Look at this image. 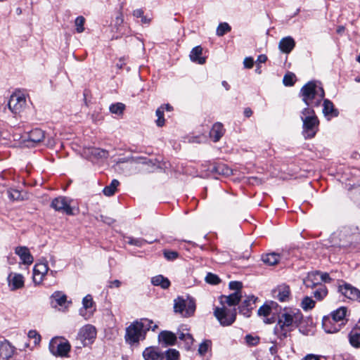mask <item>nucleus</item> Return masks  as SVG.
<instances>
[{"label":"nucleus","instance_id":"f257e3e1","mask_svg":"<svg viewBox=\"0 0 360 360\" xmlns=\"http://www.w3.org/2000/svg\"><path fill=\"white\" fill-rule=\"evenodd\" d=\"M299 96L306 104V108L319 107L325 97L323 88L316 81H309L300 89Z\"/></svg>","mask_w":360,"mask_h":360},{"label":"nucleus","instance_id":"f03ea898","mask_svg":"<svg viewBox=\"0 0 360 360\" xmlns=\"http://www.w3.org/2000/svg\"><path fill=\"white\" fill-rule=\"evenodd\" d=\"M347 309L341 307L333 311L329 316H326L322 320V326L327 333H334L339 331L346 323Z\"/></svg>","mask_w":360,"mask_h":360},{"label":"nucleus","instance_id":"7ed1b4c3","mask_svg":"<svg viewBox=\"0 0 360 360\" xmlns=\"http://www.w3.org/2000/svg\"><path fill=\"white\" fill-rule=\"evenodd\" d=\"M302 135L305 139H313L319 131V120L315 111L311 108H304L301 112Z\"/></svg>","mask_w":360,"mask_h":360},{"label":"nucleus","instance_id":"20e7f679","mask_svg":"<svg viewBox=\"0 0 360 360\" xmlns=\"http://www.w3.org/2000/svg\"><path fill=\"white\" fill-rule=\"evenodd\" d=\"M174 312L181 315L184 318L192 316L195 311L196 305L193 297L187 296H178L174 300Z\"/></svg>","mask_w":360,"mask_h":360},{"label":"nucleus","instance_id":"39448f33","mask_svg":"<svg viewBox=\"0 0 360 360\" xmlns=\"http://www.w3.org/2000/svg\"><path fill=\"white\" fill-rule=\"evenodd\" d=\"M278 319L285 326L294 330L303 319V315L298 309H285L278 315Z\"/></svg>","mask_w":360,"mask_h":360},{"label":"nucleus","instance_id":"423d86ee","mask_svg":"<svg viewBox=\"0 0 360 360\" xmlns=\"http://www.w3.org/2000/svg\"><path fill=\"white\" fill-rule=\"evenodd\" d=\"M236 309L228 308L225 306L216 307L214 309V315L222 326L232 325L236 319Z\"/></svg>","mask_w":360,"mask_h":360},{"label":"nucleus","instance_id":"0eeeda50","mask_svg":"<svg viewBox=\"0 0 360 360\" xmlns=\"http://www.w3.org/2000/svg\"><path fill=\"white\" fill-rule=\"evenodd\" d=\"M49 350L54 356H67L70 350V345L65 338H54L50 341Z\"/></svg>","mask_w":360,"mask_h":360},{"label":"nucleus","instance_id":"6e6552de","mask_svg":"<svg viewBox=\"0 0 360 360\" xmlns=\"http://www.w3.org/2000/svg\"><path fill=\"white\" fill-rule=\"evenodd\" d=\"M8 106L14 115H19L26 106L25 95L20 91H15L10 97Z\"/></svg>","mask_w":360,"mask_h":360},{"label":"nucleus","instance_id":"1a4fd4ad","mask_svg":"<svg viewBox=\"0 0 360 360\" xmlns=\"http://www.w3.org/2000/svg\"><path fill=\"white\" fill-rule=\"evenodd\" d=\"M72 201L70 198L58 196L51 200V207L57 212L71 216L74 214L73 209L71 206Z\"/></svg>","mask_w":360,"mask_h":360},{"label":"nucleus","instance_id":"9d476101","mask_svg":"<svg viewBox=\"0 0 360 360\" xmlns=\"http://www.w3.org/2000/svg\"><path fill=\"white\" fill-rule=\"evenodd\" d=\"M143 333V325L136 321L127 328L125 340L129 344H134L139 341Z\"/></svg>","mask_w":360,"mask_h":360},{"label":"nucleus","instance_id":"9b49d317","mask_svg":"<svg viewBox=\"0 0 360 360\" xmlns=\"http://www.w3.org/2000/svg\"><path fill=\"white\" fill-rule=\"evenodd\" d=\"M338 292L350 300L360 302V290L350 283L339 285Z\"/></svg>","mask_w":360,"mask_h":360},{"label":"nucleus","instance_id":"f8f14e48","mask_svg":"<svg viewBox=\"0 0 360 360\" xmlns=\"http://www.w3.org/2000/svg\"><path fill=\"white\" fill-rule=\"evenodd\" d=\"M78 337L79 340L83 342L84 345L87 343H91L96 337V328L90 324L85 325L80 328Z\"/></svg>","mask_w":360,"mask_h":360},{"label":"nucleus","instance_id":"ddd939ff","mask_svg":"<svg viewBox=\"0 0 360 360\" xmlns=\"http://www.w3.org/2000/svg\"><path fill=\"white\" fill-rule=\"evenodd\" d=\"M49 268L46 262H40L34 265L33 269V281L40 284L44 277L49 274Z\"/></svg>","mask_w":360,"mask_h":360},{"label":"nucleus","instance_id":"4468645a","mask_svg":"<svg viewBox=\"0 0 360 360\" xmlns=\"http://www.w3.org/2000/svg\"><path fill=\"white\" fill-rule=\"evenodd\" d=\"M274 297L280 302L289 301L291 295L290 288L286 283L278 285L274 290Z\"/></svg>","mask_w":360,"mask_h":360},{"label":"nucleus","instance_id":"2eb2a0df","mask_svg":"<svg viewBox=\"0 0 360 360\" xmlns=\"http://www.w3.org/2000/svg\"><path fill=\"white\" fill-rule=\"evenodd\" d=\"M257 300V298L253 295L248 296L239 306V313L245 317H250Z\"/></svg>","mask_w":360,"mask_h":360},{"label":"nucleus","instance_id":"dca6fc26","mask_svg":"<svg viewBox=\"0 0 360 360\" xmlns=\"http://www.w3.org/2000/svg\"><path fill=\"white\" fill-rule=\"evenodd\" d=\"M8 282L11 290L22 288L25 285L24 276L21 274L11 273L8 276Z\"/></svg>","mask_w":360,"mask_h":360},{"label":"nucleus","instance_id":"f3484780","mask_svg":"<svg viewBox=\"0 0 360 360\" xmlns=\"http://www.w3.org/2000/svg\"><path fill=\"white\" fill-rule=\"evenodd\" d=\"M292 331V330L290 328L278 319V322L274 329V333L278 339L281 341H283L290 336V333Z\"/></svg>","mask_w":360,"mask_h":360},{"label":"nucleus","instance_id":"a211bd4d","mask_svg":"<svg viewBox=\"0 0 360 360\" xmlns=\"http://www.w3.org/2000/svg\"><path fill=\"white\" fill-rule=\"evenodd\" d=\"M303 283L305 287L308 288H314L319 286L320 284H322L321 278H320V272H309L307 277L304 278Z\"/></svg>","mask_w":360,"mask_h":360},{"label":"nucleus","instance_id":"6ab92c4d","mask_svg":"<svg viewBox=\"0 0 360 360\" xmlns=\"http://www.w3.org/2000/svg\"><path fill=\"white\" fill-rule=\"evenodd\" d=\"M15 253L19 256L22 264L30 265L33 262V257L27 247H17Z\"/></svg>","mask_w":360,"mask_h":360},{"label":"nucleus","instance_id":"aec40b11","mask_svg":"<svg viewBox=\"0 0 360 360\" xmlns=\"http://www.w3.org/2000/svg\"><path fill=\"white\" fill-rule=\"evenodd\" d=\"M14 354V347L8 340L0 342V360H9Z\"/></svg>","mask_w":360,"mask_h":360},{"label":"nucleus","instance_id":"412c9836","mask_svg":"<svg viewBox=\"0 0 360 360\" xmlns=\"http://www.w3.org/2000/svg\"><path fill=\"white\" fill-rule=\"evenodd\" d=\"M203 49L201 46H197L192 49L189 57L192 62L203 65L206 62V57L202 56Z\"/></svg>","mask_w":360,"mask_h":360},{"label":"nucleus","instance_id":"4be33fe9","mask_svg":"<svg viewBox=\"0 0 360 360\" xmlns=\"http://www.w3.org/2000/svg\"><path fill=\"white\" fill-rule=\"evenodd\" d=\"M225 129L220 122H216L213 124L210 131V136L214 142H217L224 136Z\"/></svg>","mask_w":360,"mask_h":360},{"label":"nucleus","instance_id":"5701e85b","mask_svg":"<svg viewBox=\"0 0 360 360\" xmlns=\"http://www.w3.org/2000/svg\"><path fill=\"white\" fill-rule=\"evenodd\" d=\"M67 302V296L60 291H56L51 296V304L53 307H64Z\"/></svg>","mask_w":360,"mask_h":360},{"label":"nucleus","instance_id":"b1692460","mask_svg":"<svg viewBox=\"0 0 360 360\" xmlns=\"http://www.w3.org/2000/svg\"><path fill=\"white\" fill-rule=\"evenodd\" d=\"M242 297L241 292H234L228 296H221V302L227 304L229 307H235L237 305Z\"/></svg>","mask_w":360,"mask_h":360},{"label":"nucleus","instance_id":"393cba45","mask_svg":"<svg viewBox=\"0 0 360 360\" xmlns=\"http://www.w3.org/2000/svg\"><path fill=\"white\" fill-rule=\"evenodd\" d=\"M295 46V41L291 37H283L278 44L280 50L285 53H290Z\"/></svg>","mask_w":360,"mask_h":360},{"label":"nucleus","instance_id":"a878e982","mask_svg":"<svg viewBox=\"0 0 360 360\" xmlns=\"http://www.w3.org/2000/svg\"><path fill=\"white\" fill-rule=\"evenodd\" d=\"M159 340L166 345H174L176 341V335L168 330L162 331L158 335Z\"/></svg>","mask_w":360,"mask_h":360},{"label":"nucleus","instance_id":"bb28decb","mask_svg":"<svg viewBox=\"0 0 360 360\" xmlns=\"http://www.w3.org/2000/svg\"><path fill=\"white\" fill-rule=\"evenodd\" d=\"M45 138V133L43 130L39 128H35L31 130L27 136V141L38 143L42 141Z\"/></svg>","mask_w":360,"mask_h":360},{"label":"nucleus","instance_id":"cd10ccee","mask_svg":"<svg viewBox=\"0 0 360 360\" xmlns=\"http://www.w3.org/2000/svg\"><path fill=\"white\" fill-rule=\"evenodd\" d=\"M323 113L326 117H337L338 115V110L335 108L333 103L328 99L323 98Z\"/></svg>","mask_w":360,"mask_h":360},{"label":"nucleus","instance_id":"c85d7f7f","mask_svg":"<svg viewBox=\"0 0 360 360\" xmlns=\"http://www.w3.org/2000/svg\"><path fill=\"white\" fill-rule=\"evenodd\" d=\"M145 360H161L162 352H160L155 347H148L143 352Z\"/></svg>","mask_w":360,"mask_h":360},{"label":"nucleus","instance_id":"c756f323","mask_svg":"<svg viewBox=\"0 0 360 360\" xmlns=\"http://www.w3.org/2000/svg\"><path fill=\"white\" fill-rule=\"evenodd\" d=\"M151 283L155 286H160L162 289H168L171 285L169 280L162 275H158L151 278Z\"/></svg>","mask_w":360,"mask_h":360},{"label":"nucleus","instance_id":"7c9ffc66","mask_svg":"<svg viewBox=\"0 0 360 360\" xmlns=\"http://www.w3.org/2000/svg\"><path fill=\"white\" fill-rule=\"evenodd\" d=\"M349 344L354 348H360V332L354 327L348 334Z\"/></svg>","mask_w":360,"mask_h":360},{"label":"nucleus","instance_id":"2f4dec72","mask_svg":"<svg viewBox=\"0 0 360 360\" xmlns=\"http://www.w3.org/2000/svg\"><path fill=\"white\" fill-rule=\"evenodd\" d=\"M262 261L267 265L274 266L280 260V255L276 253H269L262 256Z\"/></svg>","mask_w":360,"mask_h":360},{"label":"nucleus","instance_id":"473e14b6","mask_svg":"<svg viewBox=\"0 0 360 360\" xmlns=\"http://www.w3.org/2000/svg\"><path fill=\"white\" fill-rule=\"evenodd\" d=\"M316 288V290L313 292V295L316 300L321 301L328 295V289L323 284H320Z\"/></svg>","mask_w":360,"mask_h":360},{"label":"nucleus","instance_id":"72a5a7b5","mask_svg":"<svg viewBox=\"0 0 360 360\" xmlns=\"http://www.w3.org/2000/svg\"><path fill=\"white\" fill-rule=\"evenodd\" d=\"M82 307L89 311H91V313H94L96 311V304L91 295L89 294L83 298Z\"/></svg>","mask_w":360,"mask_h":360},{"label":"nucleus","instance_id":"f704fd0d","mask_svg":"<svg viewBox=\"0 0 360 360\" xmlns=\"http://www.w3.org/2000/svg\"><path fill=\"white\" fill-rule=\"evenodd\" d=\"M179 353L175 349H169L165 353H162L161 360H179Z\"/></svg>","mask_w":360,"mask_h":360},{"label":"nucleus","instance_id":"c9c22d12","mask_svg":"<svg viewBox=\"0 0 360 360\" xmlns=\"http://www.w3.org/2000/svg\"><path fill=\"white\" fill-rule=\"evenodd\" d=\"M120 182L117 179H113L110 185L106 186L103 190V194L106 196H111L115 194L117 187L119 186Z\"/></svg>","mask_w":360,"mask_h":360},{"label":"nucleus","instance_id":"e433bc0d","mask_svg":"<svg viewBox=\"0 0 360 360\" xmlns=\"http://www.w3.org/2000/svg\"><path fill=\"white\" fill-rule=\"evenodd\" d=\"M125 238L127 240V243L128 244L139 248L143 246L145 244L152 243V242H148L147 240L141 238H133L131 236H127Z\"/></svg>","mask_w":360,"mask_h":360},{"label":"nucleus","instance_id":"4c0bfd02","mask_svg":"<svg viewBox=\"0 0 360 360\" xmlns=\"http://www.w3.org/2000/svg\"><path fill=\"white\" fill-rule=\"evenodd\" d=\"M139 323L143 325V332L146 333V331L151 329L152 330H155L157 328V325L153 326V321L148 319H142L140 321H138Z\"/></svg>","mask_w":360,"mask_h":360},{"label":"nucleus","instance_id":"58836bf2","mask_svg":"<svg viewBox=\"0 0 360 360\" xmlns=\"http://www.w3.org/2000/svg\"><path fill=\"white\" fill-rule=\"evenodd\" d=\"M315 301L311 297L306 296L302 299L301 307L304 311H308L315 307Z\"/></svg>","mask_w":360,"mask_h":360},{"label":"nucleus","instance_id":"ea45409f","mask_svg":"<svg viewBox=\"0 0 360 360\" xmlns=\"http://www.w3.org/2000/svg\"><path fill=\"white\" fill-rule=\"evenodd\" d=\"M212 171L224 175H229L231 173V169L226 166L224 164H217L214 165Z\"/></svg>","mask_w":360,"mask_h":360},{"label":"nucleus","instance_id":"a19ab883","mask_svg":"<svg viewBox=\"0 0 360 360\" xmlns=\"http://www.w3.org/2000/svg\"><path fill=\"white\" fill-rule=\"evenodd\" d=\"M177 335L179 338L181 340H183L185 342L186 345L187 347H190V346L193 344V338L192 335L188 333H184L179 330L177 332Z\"/></svg>","mask_w":360,"mask_h":360},{"label":"nucleus","instance_id":"79ce46f5","mask_svg":"<svg viewBox=\"0 0 360 360\" xmlns=\"http://www.w3.org/2000/svg\"><path fill=\"white\" fill-rule=\"evenodd\" d=\"M164 112H165V107L164 106H160L155 112L156 116L158 117V119L155 121V123L157 126L158 127H162L165 124V120L164 118Z\"/></svg>","mask_w":360,"mask_h":360},{"label":"nucleus","instance_id":"37998d69","mask_svg":"<svg viewBox=\"0 0 360 360\" xmlns=\"http://www.w3.org/2000/svg\"><path fill=\"white\" fill-rule=\"evenodd\" d=\"M231 30V27L227 22H221L217 28L216 34L219 37H222Z\"/></svg>","mask_w":360,"mask_h":360},{"label":"nucleus","instance_id":"c03bdc74","mask_svg":"<svg viewBox=\"0 0 360 360\" xmlns=\"http://www.w3.org/2000/svg\"><path fill=\"white\" fill-rule=\"evenodd\" d=\"M162 254L164 257L169 262L174 261L179 257L178 252L168 249H164L162 250Z\"/></svg>","mask_w":360,"mask_h":360},{"label":"nucleus","instance_id":"a18cd8bd","mask_svg":"<svg viewBox=\"0 0 360 360\" xmlns=\"http://www.w3.org/2000/svg\"><path fill=\"white\" fill-rule=\"evenodd\" d=\"M245 341L248 346L253 347L259 343L260 338L258 335L248 334L245 337Z\"/></svg>","mask_w":360,"mask_h":360},{"label":"nucleus","instance_id":"49530a36","mask_svg":"<svg viewBox=\"0 0 360 360\" xmlns=\"http://www.w3.org/2000/svg\"><path fill=\"white\" fill-rule=\"evenodd\" d=\"M295 80V75L292 72H288L284 75L283 82L285 86H292L294 85Z\"/></svg>","mask_w":360,"mask_h":360},{"label":"nucleus","instance_id":"de8ad7c7","mask_svg":"<svg viewBox=\"0 0 360 360\" xmlns=\"http://www.w3.org/2000/svg\"><path fill=\"white\" fill-rule=\"evenodd\" d=\"M125 109V105L122 103H116L110 106V112L116 115H122Z\"/></svg>","mask_w":360,"mask_h":360},{"label":"nucleus","instance_id":"09e8293b","mask_svg":"<svg viewBox=\"0 0 360 360\" xmlns=\"http://www.w3.org/2000/svg\"><path fill=\"white\" fill-rule=\"evenodd\" d=\"M85 18L80 15L76 18L75 25L77 33H82L84 31Z\"/></svg>","mask_w":360,"mask_h":360},{"label":"nucleus","instance_id":"8fccbe9b","mask_svg":"<svg viewBox=\"0 0 360 360\" xmlns=\"http://www.w3.org/2000/svg\"><path fill=\"white\" fill-rule=\"evenodd\" d=\"M212 342L209 340H206L203 341L200 345L198 348V352L200 355H205L211 347Z\"/></svg>","mask_w":360,"mask_h":360},{"label":"nucleus","instance_id":"3c124183","mask_svg":"<svg viewBox=\"0 0 360 360\" xmlns=\"http://www.w3.org/2000/svg\"><path fill=\"white\" fill-rule=\"evenodd\" d=\"M205 281L211 285H217L220 283L221 279L217 275L212 273H208L205 277Z\"/></svg>","mask_w":360,"mask_h":360},{"label":"nucleus","instance_id":"603ef678","mask_svg":"<svg viewBox=\"0 0 360 360\" xmlns=\"http://www.w3.org/2000/svg\"><path fill=\"white\" fill-rule=\"evenodd\" d=\"M271 312V307L268 304H263L258 309L257 314L259 316H268Z\"/></svg>","mask_w":360,"mask_h":360},{"label":"nucleus","instance_id":"864d4df0","mask_svg":"<svg viewBox=\"0 0 360 360\" xmlns=\"http://www.w3.org/2000/svg\"><path fill=\"white\" fill-rule=\"evenodd\" d=\"M8 196L12 200H18L22 198L20 192L16 189H9Z\"/></svg>","mask_w":360,"mask_h":360},{"label":"nucleus","instance_id":"5fc2aeb1","mask_svg":"<svg viewBox=\"0 0 360 360\" xmlns=\"http://www.w3.org/2000/svg\"><path fill=\"white\" fill-rule=\"evenodd\" d=\"M91 153L95 156H98L99 158H107L108 153L105 150L100 149V148H94L91 151Z\"/></svg>","mask_w":360,"mask_h":360},{"label":"nucleus","instance_id":"6e6d98bb","mask_svg":"<svg viewBox=\"0 0 360 360\" xmlns=\"http://www.w3.org/2000/svg\"><path fill=\"white\" fill-rule=\"evenodd\" d=\"M229 286L231 290H236V292H241L240 290L243 288V284L240 281H231Z\"/></svg>","mask_w":360,"mask_h":360},{"label":"nucleus","instance_id":"4d7b16f0","mask_svg":"<svg viewBox=\"0 0 360 360\" xmlns=\"http://www.w3.org/2000/svg\"><path fill=\"white\" fill-rule=\"evenodd\" d=\"M93 313H91V311H89L84 307H82L79 309V315H81L82 317L84 318V319L88 320L93 316Z\"/></svg>","mask_w":360,"mask_h":360},{"label":"nucleus","instance_id":"13d9d810","mask_svg":"<svg viewBox=\"0 0 360 360\" xmlns=\"http://www.w3.org/2000/svg\"><path fill=\"white\" fill-rule=\"evenodd\" d=\"M28 337L30 338L34 339V343H37L41 340L40 335L34 330H31L29 331Z\"/></svg>","mask_w":360,"mask_h":360},{"label":"nucleus","instance_id":"bf43d9fd","mask_svg":"<svg viewBox=\"0 0 360 360\" xmlns=\"http://www.w3.org/2000/svg\"><path fill=\"white\" fill-rule=\"evenodd\" d=\"M243 64H244L245 68H252L253 65H254L253 58H250V57L245 58L244 61H243Z\"/></svg>","mask_w":360,"mask_h":360},{"label":"nucleus","instance_id":"052dcab7","mask_svg":"<svg viewBox=\"0 0 360 360\" xmlns=\"http://www.w3.org/2000/svg\"><path fill=\"white\" fill-rule=\"evenodd\" d=\"M320 278H321V282L330 283L331 281V278L328 273L320 274Z\"/></svg>","mask_w":360,"mask_h":360},{"label":"nucleus","instance_id":"680f3d73","mask_svg":"<svg viewBox=\"0 0 360 360\" xmlns=\"http://www.w3.org/2000/svg\"><path fill=\"white\" fill-rule=\"evenodd\" d=\"M133 15L136 18H141L143 15V11L141 8L136 9L133 11Z\"/></svg>","mask_w":360,"mask_h":360},{"label":"nucleus","instance_id":"e2e57ef3","mask_svg":"<svg viewBox=\"0 0 360 360\" xmlns=\"http://www.w3.org/2000/svg\"><path fill=\"white\" fill-rule=\"evenodd\" d=\"M267 60V57L264 54H261L257 57V62L258 63H264Z\"/></svg>","mask_w":360,"mask_h":360},{"label":"nucleus","instance_id":"0e129e2a","mask_svg":"<svg viewBox=\"0 0 360 360\" xmlns=\"http://www.w3.org/2000/svg\"><path fill=\"white\" fill-rule=\"evenodd\" d=\"M121 285V282L119 280H114L110 282V288H119Z\"/></svg>","mask_w":360,"mask_h":360},{"label":"nucleus","instance_id":"69168bd1","mask_svg":"<svg viewBox=\"0 0 360 360\" xmlns=\"http://www.w3.org/2000/svg\"><path fill=\"white\" fill-rule=\"evenodd\" d=\"M304 360H320L319 356L314 354H307Z\"/></svg>","mask_w":360,"mask_h":360},{"label":"nucleus","instance_id":"338daca9","mask_svg":"<svg viewBox=\"0 0 360 360\" xmlns=\"http://www.w3.org/2000/svg\"><path fill=\"white\" fill-rule=\"evenodd\" d=\"M252 115V110L250 108H246L244 110V115L246 117H250Z\"/></svg>","mask_w":360,"mask_h":360},{"label":"nucleus","instance_id":"774afa93","mask_svg":"<svg viewBox=\"0 0 360 360\" xmlns=\"http://www.w3.org/2000/svg\"><path fill=\"white\" fill-rule=\"evenodd\" d=\"M141 22L143 24H149L150 22L151 19L150 18H148L146 15H143L141 18Z\"/></svg>","mask_w":360,"mask_h":360}]
</instances>
